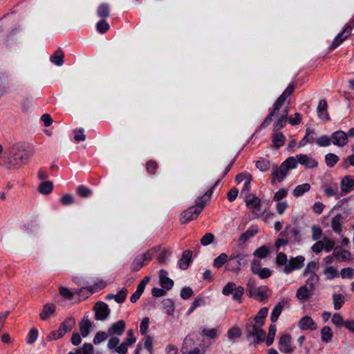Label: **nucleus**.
<instances>
[{"instance_id": "a211bd4d", "label": "nucleus", "mask_w": 354, "mask_h": 354, "mask_svg": "<svg viewBox=\"0 0 354 354\" xmlns=\"http://www.w3.org/2000/svg\"><path fill=\"white\" fill-rule=\"evenodd\" d=\"M56 306L54 304L48 303L43 306L39 314V318L42 321H46L51 317H54L55 315Z\"/></svg>"}, {"instance_id": "b1692460", "label": "nucleus", "mask_w": 354, "mask_h": 354, "mask_svg": "<svg viewBox=\"0 0 354 354\" xmlns=\"http://www.w3.org/2000/svg\"><path fill=\"white\" fill-rule=\"evenodd\" d=\"M268 308L263 307L259 310V312L254 317H250L248 319H252L254 323H257V325L259 326H264L266 318L268 316Z\"/></svg>"}, {"instance_id": "aec40b11", "label": "nucleus", "mask_w": 354, "mask_h": 354, "mask_svg": "<svg viewBox=\"0 0 354 354\" xmlns=\"http://www.w3.org/2000/svg\"><path fill=\"white\" fill-rule=\"evenodd\" d=\"M340 187L342 193H350L354 187V178L350 175L344 176L341 180Z\"/></svg>"}, {"instance_id": "3c124183", "label": "nucleus", "mask_w": 354, "mask_h": 354, "mask_svg": "<svg viewBox=\"0 0 354 354\" xmlns=\"http://www.w3.org/2000/svg\"><path fill=\"white\" fill-rule=\"evenodd\" d=\"M276 332H277L276 325L271 324L269 326L268 334L266 339V343L267 346H270L273 344Z\"/></svg>"}, {"instance_id": "2eb2a0df", "label": "nucleus", "mask_w": 354, "mask_h": 354, "mask_svg": "<svg viewBox=\"0 0 354 354\" xmlns=\"http://www.w3.org/2000/svg\"><path fill=\"white\" fill-rule=\"evenodd\" d=\"M332 143L337 147H344L348 143V135L343 131H336L331 135Z\"/></svg>"}, {"instance_id": "423d86ee", "label": "nucleus", "mask_w": 354, "mask_h": 354, "mask_svg": "<svg viewBox=\"0 0 354 354\" xmlns=\"http://www.w3.org/2000/svg\"><path fill=\"white\" fill-rule=\"evenodd\" d=\"M244 291L245 290L243 286H237L234 282L230 281L223 288L222 293L225 296L232 294L233 300L239 304H242Z\"/></svg>"}, {"instance_id": "6ab92c4d", "label": "nucleus", "mask_w": 354, "mask_h": 354, "mask_svg": "<svg viewBox=\"0 0 354 354\" xmlns=\"http://www.w3.org/2000/svg\"><path fill=\"white\" fill-rule=\"evenodd\" d=\"M167 272L165 270H160L159 272L160 285L165 290H171L174 286V281L167 277Z\"/></svg>"}, {"instance_id": "2f4dec72", "label": "nucleus", "mask_w": 354, "mask_h": 354, "mask_svg": "<svg viewBox=\"0 0 354 354\" xmlns=\"http://www.w3.org/2000/svg\"><path fill=\"white\" fill-rule=\"evenodd\" d=\"M286 303V301L282 300L280 302H279L272 309L270 315V320L272 323H274L278 320Z\"/></svg>"}, {"instance_id": "69168bd1", "label": "nucleus", "mask_w": 354, "mask_h": 354, "mask_svg": "<svg viewBox=\"0 0 354 354\" xmlns=\"http://www.w3.org/2000/svg\"><path fill=\"white\" fill-rule=\"evenodd\" d=\"M149 325V318L148 317H144L140 325V331L142 335H146L148 333Z\"/></svg>"}, {"instance_id": "a18cd8bd", "label": "nucleus", "mask_w": 354, "mask_h": 354, "mask_svg": "<svg viewBox=\"0 0 354 354\" xmlns=\"http://www.w3.org/2000/svg\"><path fill=\"white\" fill-rule=\"evenodd\" d=\"M97 15L102 19H106L109 17L110 10L107 3L100 4L97 10Z\"/></svg>"}, {"instance_id": "393cba45", "label": "nucleus", "mask_w": 354, "mask_h": 354, "mask_svg": "<svg viewBox=\"0 0 354 354\" xmlns=\"http://www.w3.org/2000/svg\"><path fill=\"white\" fill-rule=\"evenodd\" d=\"M288 233L289 238H288V240H290V242L297 243L301 242L302 234L298 227L288 225Z\"/></svg>"}, {"instance_id": "c9c22d12", "label": "nucleus", "mask_w": 354, "mask_h": 354, "mask_svg": "<svg viewBox=\"0 0 354 354\" xmlns=\"http://www.w3.org/2000/svg\"><path fill=\"white\" fill-rule=\"evenodd\" d=\"M80 330L82 337L88 335L91 328V322L88 318H84L79 324Z\"/></svg>"}, {"instance_id": "7c9ffc66", "label": "nucleus", "mask_w": 354, "mask_h": 354, "mask_svg": "<svg viewBox=\"0 0 354 354\" xmlns=\"http://www.w3.org/2000/svg\"><path fill=\"white\" fill-rule=\"evenodd\" d=\"M268 292H270V290L268 286H259L256 290L255 299L260 302L266 301L270 297V295L268 294Z\"/></svg>"}, {"instance_id": "c756f323", "label": "nucleus", "mask_w": 354, "mask_h": 354, "mask_svg": "<svg viewBox=\"0 0 354 354\" xmlns=\"http://www.w3.org/2000/svg\"><path fill=\"white\" fill-rule=\"evenodd\" d=\"M343 222L344 216L342 214H337L332 218L331 227L336 234H339L342 232Z\"/></svg>"}, {"instance_id": "5fc2aeb1", "label": "nucleus", "mask_w": 354, "mask_h": 354, "mask_svg": "<svg viewBox=\"0 0 354 354\" xmlns=\"http://www.w3.org/2000/svg\"><path fill=\"white\" fill-rule=\"evenodd\" d=\"M334 308L339 310L345 302L344 297L342 294H334L333 295Z\"/></svg>"}, {"instance_id": "ea45409f", "label": "nucleus", "mask_w": 354, "mask_h": 354, "mask_svg": "<svg viewBox=\"0 0 354 354\" xmlns=\"http://www.w3.org/2000/svg\"><path fill=\"white\" fill-rule=\"evenodd\" d=\"M145 265V257L143 256L138 255L132 262L131 270L132 272H137L140 270Z\"/></svg>"}, {"instance_id": "680f3d73", "label": "nucleus", "mask_w": 354, "mask_h": 354, "mask_svg": "<svg viewBox=\"0 0 354 354\" xmlns=\"http://www.w3.org/2000/svg\"><path fill=\"white\" fill-rule=\"evenodd\" d=\"M127 288H123L117 294L114 295V300L118 304L123 303L127 299Z\"/></svg>"}, {"instance_id": "cd10ccee", "label": "nucleus", "mask_w": 354, "mask_h": 354, "mask_svg": "<svg viewBox=\"0 0 354 354\" xmlns=\"http://www.w3.org/2000/svg\"><path fill=\"white\" fill-rule=\"evenodd\" d=\"M105 287V284L104 282H100L98 283H95L89 287H82V289L85 290L86 295H81V299L82 300L86 299L90 295L93 293L97 292Z\"/></svg>"}, {"instance_id": "338daca9", "label": "nucleus", "mask_w": 354, "mask_h": 354, "mask_svg": "<svg viewBox=\"0 0 354 354\" xmlns=\"http://www.w3.org/2000/svg\"><path fill=\"white\" fill-rule=\"evenodd\" d=\"M283 163H285L290 169H295L299 163L298 158H297V156L295 157H288L285 161H283Z\"/></svg>"}, {"instance_id": "a19ab883", "label": "nucleus", "mask_w": 354, "mask_h": 354, "mask_svg": "<svg viewBox=\"0 0 354 354\" xmlns=\"http://www.w3.org/2000/svg\"><path fill=\"white\" fill-rule=\"evenodd\" d=\"M53 189V184L51 181H44L38 187V191L42 194H49Z\"/></svg>"}, {"instance_id": "bf43d9fd", "label": "nucleus", "mask_w": 354, "mask_h": 354, "mask_svg": "<svg viewBox=\"0 0 354 354\" xmlns=\"http://www.w3.org/2000/svg\"><path fill=\"white\" fill-rule=\"evenodd\" d=\"M158 168V164L155 160H150L146 162L145 169L148 174L153 175Z\"/></svg>"}, {"instance_id": "f257e3e1", "label": "nucleus", "mask_w": 354, "mask_h": 354, "mask_svg": "<svg viewBox=\"0 0 354 354\" xmlns=\"http://www.w3.org/2000/svg\"><path fill=\"white\" fill-rule=\"evenodd\" d=\"M295 88V84L290 83L283 92L277 98L272 104V108L269 109L268 115L259 127V130L268 127L272 122H274V130L279 131L284 128L287 122L292 126L300 124L301 121V115L299 113H295L294 117L288 115L290 107V102H287V98L290 97L294 92Z\"/></svg>"}, {"instance_id": "a878e982", "label": "nucleus", "mask_w": 354, "mask_h": 354, "mask_svg": "<svg viewBox=\"0 0 354 354\" xmlns=\"http://www.w3.org/2000/svg\"><path fill=\"white\" fill-rule=\"evenodd\" d=\"M192 252L189 250L183 252L181 259L178 261V266L182 270H187L192 262Z\"/></svg>"}, {"instance_id": "37998d69", "label": "nucleus", "mask_w": 354, "mask_h": 354, "mask_svg": "<svg viewBox=\"0 0 354 354\" xmlns=\"http://www.w3.org/2000/svg\"><path fill=\"white\" fill-rule=\"evenodd\" d=\"M270 253V249L266 245H262L257 249H256L253 253V255L255 257L259 258V259H264L267 257Z\"/></svg>"}, {"instance_id": "5701e85b", "label": "nucleus", "mask_w": 354, "mask_h": 354, "mask_svg": "<svg viewBox=\"0 0 354 354\" xmlns=\"http://www.w3.org/2000/svg\"><path fill=\"white\" fill-rule=\"evenodd\" d=\"M328 109V104L326 100H319V104L317 106V115L318 117L324 120V121H329L330 120L329 114L327 111Z\"/></svg>"}, {"instance_id": "09e8293b", "label": "nucleus", "mask_w": 354, "mask_h": 354, "mask_svg": "<svg viewBox=\"0 0 354 354\" xmlns=\"http://www.w3.org/2000/svg\"><path fill=\"white\" fill-rule=\"evenodd\" d=\"M163 308L165 310V313L169 315H172L174 313L175 306L174 303L171 299H165L162 301Z\"/></svg>"}, {"instance_id": "f8f14e48", "label": "nucleus", "mask_w": 354, "mask_h": 354, "mask_svg": "<svg viewBox=\"0 0 354 354\" xmlns=\"http://www.w3.org/2000/svg\"><path fill=\"white\" fill-rule=\"evenodd\" d=\"M85 291L84 289L81 288H74L73 290L64 287V286H59V295L66 300H71L73 299L75 295H77L79 297V301H82L81 299V292H83Z\"/></svg>"}, {"instance_id": "e2e57ef3", "label": "nucleus", "mask_w": 354, "mask_h": 354, "mask_svg": "<svg viewBox=\"0 0 354 354\" xmlns=\"http://www.w3.org/2000/svg\"><path fill=\"white\" fill-rule=\"evenodd\" d=\"M316 143L319 147H328L332 143L331 136L329 137L327 135L322 136L316 140Z\"/></svg>"}, {"instance_id": "412c9836", "label": "nucleus", "mask_w": 354, "mask_h": 354, "mask_svg": "<svg viewBox=\"0 0 354 354\" xmlns=\"http://www.w3.org/2000/svg\"><path fill=\"white\" fill-rule=\"evenodd\" d=\"M126 324L124 321L119 320L113 323L108 329V334L109 335H121L125 329Z\"/></svg>"}, {"instance_id": "e433bc0d", "label": "nucleus", "mask_w": 354, "mask_h": 354, "mask_svg": "<svg viewBox=\"0 0 354 354\" xmlns=\"http://www.w3.org/2000/svg\"><path fill=\"white\" fill-rule=\"evenodd\" d=\"M311 292L313 291L307 286H303L297 290L296 297L300 300L306 301L310 297Z\"/></svg>"}, {"instance_id": "4468645a", "label": "nucleus", "mask_w": 354, "mask_h": 354, "mask_svg": "<svg viewBox=\"0 0 354 354\" xmlns=\"http://www.w3.org/2000/svg\"><path fill=\"white\" fill-rule=\"evenodd\" d=\"M279 349L283 353H291L293 348L291 346V336L289 334H282L279 339Z\"/></svg>"}, {"instance_id": "6e6552de", "label": "nucleus", "mask_w": 354, "mask_h": 354, "mask_svg": "<svg viewBox=\"0 0 354 354\" xmlns=\"http://www.w3.org/2000/svg\"><path fill=\"white\" fill-rule=\"evenodd\" d=\"M245 202L247 207L252 209L253 214L258 217L262 216L261 212V201L260 198L252 194H245Z\"/></svg>"}, {"instance_id": "9d476101", "label": "nucleus", "mask_w": 354, "mask_h": 354, "mask_svg": "<svg viewBox=\"0 0 354 354\" xmlns=\"http://www.w3.org/2000/svg\"><path fill=\"white\" fill-rule=\"evenodd\" d=\"M94 310L96 320L104 321L110 314L108 305L103 301H97L94 306Z\"/></svg>"}, {"instance_id": "49530a36", "label": "nucleus", "mask_w": 354, "mask_h": 354, "mask_svg": "<svg viewBox=\"0 0 354 354\" xmlns=\"http://www.w3.org/2000/svg\"><path fill=\"white\" fill-rule=\"evenodd\" d=\"M242 331L240 328L235 326L230 328L227 332V337L230 340H235L241 336Z\"/></svg>"}, {"instance_id": "72a5a7b5", "label": "nucleus", "mask_w": 354, "mask_h": 354, "mask_svg": "<svg viewBox=\"0 0 354 354\" xmlns=\"http://www.w3.org/2000/svg\"><path fill=\"white\" fill-rule=\"evenodd\" d=\"M322 189L324 191V195L328 198L337 196L338 198V186L335 183L333 185L328 186L326 184L322 185Z\"/></svg>"}, {"instance_id": "864d4df0", "label": "nucleus", "mask_w": 354, "mask_h": 354, "mask_svg": "<svg viewBox=\"0 0 354 354\" xmlns=\"http://www.w3.org/2000/svg\"><path fill=\"white\" fill-rule=\"evenodd\" d=\"M272 172V183H274L275 180L281 182L286 177L281 170L277 166H274Z\"/></svg>"}, {"instance_id": "20e7f679", "label": "nucleus", "mask_w": 354, "mask_h": 354, "mask_svg": "<svg viewBox=\"0 0 354 354\" xmlns=\"http://www.w3.org/2000/svg\"><path fill=\"white\" fill-rule=\"evenodd\" d=\"M75 324V319L73 317H68L62 322L57 330H52L47 336L46 340L48 342L56 340L62 338L68 331L72 330Z\"/></svg>"}, {"instance_id": "052dcab7", "label": "nucleus", "mask_w": 354, "mask_h": 354, "mask_svg": "<svg viewBox=\"0 0 354 354\" xmlns=\"http://www.w3.org/2000/svg\"><path fill=\"white\" fill-rule=\"evenodd\" d=\"M319 281V276L316 273H313L306 280V284L305 286H309L310 290L313 291L315 289V284Z\"/></svg>"}, {"instance_id": "0e129e2a", "label": "nucleus", "mask_w": 354, "mask_h": 354, "mask_svg": "<svg viewBox=\"0 0 354 354\" xmlns=\"http://www.w3.org/2000/svg\"><path fill=\"white\" fill-rule=\"evenodd\" d=\"M108 333H106V332L104 331H98L93 338V344L97 345L102 343V342L105 341L108 337Z\"/></svg>"}, {"instance_id": "13d9d810", "label": "nucleus", "mask_w": 354, "mask_h": 354, "mask_svg": "<svg viewBox=\"0 0 354 354\" xmlns=\"http://www.w3.org/2000/svg\"><path fill=\"white\" fill-rule=\"evenodd\" d=\"M110 28L109 24L106 22L105 19H102L96 24V30L100 34L106 33Z\"/></svg>"}, {"instance_id": "39448f33", "label": "nucleus", "mask_w": 354, "mask_h": 354, "mask_svg": "<svg viewBox=\"0 0 354 354\" xmlns=\"http://www.w3.org/2000/svg\"><path fill=\"white\" fill-rule=\"evenodd\" d=\"M247 257L248 254L243 253L232 254L229 257L226 269L231 272H239L241 268L246 265Z\"/></svg>"}, {"instance_id": "c85d7f7f", "label": "nucleus", "mask_w": 354, "mask_h": 354, "mask_svg": "<svg viewBox=\"0 0 354 354\" xmlns=\"http://www.w3.org/2000/svg\"><path fill=\"white\" fill-rule=\"evenodd\" d=\"M105 287V284L104 282H100L98 283H95L89 287H82V289L85 290L86 295H81V299L82 300L86 299L90 295L93 293L97 292Z\"/></svg>"}, {"instance_id": "58836bf2", "label": "nucleus", "mask_w": 354, "mask_h": 354, "mask_svg": "<svg viewBox=\"0 0 354 354\" xmlns=\"http://www.w3.org/2000/svg\"><path fill=\"white\" fill-rule=\"evenodd\" d=\"M195 344L194 337L192 334L187 335L183 339L180 351L194 348Z\"/></svg>"}, {"instance_id": "603ef678", "label": "nucleus", "mask_w": 354, "mask_h": 354, "mask_svg": "<svg viewBox=\"0 0 354 354\" xmlns=\"http://www.w3.org/2000/svg\"><path fill=\"white\" fill-rule=\"evenodd\" d=\"M322 242L324 243H323V246H324V250L326 252H330L333 250H335V248H336L335 241L329 239L326 236H324L323 237Z\"/></svg>"}, {"instance_id": "f704fd0d", "label": "nucleus", "mask_w": 354, "mask_h": 354, "mask_svg": "<svg viewBox=\"0 0 354 354\" xmlns=\"http://www.w3.org/2000/svg\"><path fill=\"white\" fill-rule=\"evenodd\" d=\"M272 130L274 133L272 135V142L276 148H279L284 145L285 136L282 133L279 132V131H274V129Z\"/></svg>"}, {"instance_id": "f3484780", "label": "nucleus", "mask_w": 354, "mask_h": 354, "mask_svg": "<svg viewBox=\"0 0 354 354\" xmlns=\"http://www.w3.org/2000/svg\"><path fill=\"white\" fill-rule=\"evenodd\" d=\"M299 327L302 330H315L317 329V326L311 317L306 315L303 317L299 322Z\"/></svg>"}, {"instance_id": "f03ea898", "label": "nucleus", "mask_w": 354, "mask_h": 354, "mask_svg": "<svg viewBox=\"0 0 354 354\" xmlns=\"http://www.w3.org/2000/svg\"><path fill=\"white\" fill-rule=\"evenodd\" d=\"M32 151L28 144L16 142L6 148L1 157V165L8 169H18L28 162Z\"/></svg>"}, {"instance_id": "0eeeda50", "label": "nucleus", "mask_w": 354, "mask_h": 354, "mask_svg": "<svg viewBox=\"0 0 354 354\" xmlns=\"http://www.w3.org/2000/svg\"><path fill=\"white\" fill-rule=\"evenodd\" d=\"M221 179L217 180L214 184L203 195L198 196L195 200V205H193L201 213L205 208L207 203L210 200L214 189L220 183Z\"/></svg>"}, {"instance_id": "c03bdc74", "label": "nucleus", "mask_w": 354, "mask_h": 354, "mask_svg": "<svg viewBox=\"0 0 354 354\" xmlns=\"http://www.w3.org/2000/svg\"><path fill=\"white\" fill-rule=\"evenodd\" d=\"M8 76L4 72L0 73V97L7 92Z\"/></svg>"}, {"instance_id": "ddd939ff", "label": "nucleus", "mask_w": 354, "mask_h": 354, "mask_svg": "<svg viewBox=\"0 0 354 354\" xmlns=\"http://www.w3.org/2000/svg\"><path fill=\"white\" fill-rule=\"evenodd\" d=\"M352 30L346 25L344 29L339 32L333 39V42L330 45L329 50H333L337 48L340 44L346 40L348 36L351 34Z\"/></svg>"}, {"instance_id": "9b49d317", "label": "nucleus", "mask_w": 354, "mask_h": 354, "mask_svg": "<svg viewBox=\"0 0 354 354\" xmlns=\"http://www.w3.org/2000/svg\"><path fill=\"white\" fill-rule=\"evenodd\" d=\"M201 212L192 205L181 213L180 221L181 223L186 224L198 218Z\"/></svg>"}, {"instance_id": "774afa93", "label": "nucleus", "mask_w": 354, "mask_h": 354, "mask_svg": "<svg viewBox=\"0 0 354 354\" xmlns=\"http://www.w3.org/2000/svg\"><path fill=\"white\" fill-rule=\"evenodd\" d=\"M276 263L278 266H282L288 264L287 255L284 252H279L276 257Z\"/></svg>"}, {"instance_id": "8fccbe9b", "label": "nucleus", "mask_w": 354, "mask_h": 354, "mask_svg": "<svg viewBox=\"0 0 354 354\" xmlns=\"http://www.w3.org/2000/svg\"><path fill=\"white\" fill-rule=\"evenodd\" d=\"M339 160V156L335 153H328L325 156V162L328 167H333Z\"/></svg>"}, {"instance_id": "473e14b6", "label": "nucleus", "mask_w": 354, "mask_h": 354, "mask_svg": "<svg viewBox=\"0 0 354 354\" xmlns=\"http://www.w3.org/2000/svg\"><path fill=\"white\" fill-rule=\"evenodd\" d=\"M64 53L60 48L54 52L50 57V60L56 66H60L64 64Z\"/></svg>"}, {"instance_id": "79ce46f5", "label": "nucleus", "mask_w": 354, "mask_h": 354, "mask_svg": "<svg viewBox=\"0 0 354 354\" xmlns=\"http://www.w3.org/2000/svg\"><path fill=\"white\" fill-rule=\"evenodd\" d=\"M310 185L309 183H304L297 185L293 190L292 194L295 197H300L304 195V193L309 191L310 189Z\"/></svg>"}, {"instance_id": "4be33fe9", "label": "nucleus", "mask_w": 354, "mask_h": 354, "mask_svg": "<svg viewBox=\"0 0 354 354\" xmlns=\"http://www.w3.org/2000/svg\"><path fill=\"white\" fill-rule=\"evenodd\" d=\"M258 233L257 227L251 226L245 232L242 233L238 239L239 245L245 244L250 239Z\"/></svg>"}, {"instance_id": "de8ad7c7", "label": "nucleus", "mask_w": 354, "mask_h": 354, "mask_svg": "<svg viewBox=\"0 0 354 354\" xmlns=\"http://www.w3.org/2000/svg\"><path fill=\"white\" fill-rule=\"evenodd\" d=\"M226 262H229V257L225 253H221L219 256L214 259L213 266L216 268H220Z\"/></svg>"}, {"instance_id": "4c0bfd02", "label": "nucleus", "mask_w": 354, "mask_h": 354, "mask_svg": "<svg viewBox=\"0 0 354 354\" xmlns=\"http://www.w3.org/2000/svg\"><path fill=\"white\" fill-rule=\"evenodd\" d=\"M333 337L332 329L329 326H324L321 330V339L324 343H329L331 342Z\"/></svg>"}, {"instance_id": "4d7b16f0", "label": "nucleus", "mask_w": 354, "mask_h": 354, "mask_svg": "<svg viewBox=\"0 0 354 354\" xmlns=\"http://www.w3.org/2000/svg\"><path fill=\"white\" fill-rule=\"evenodd\" d=\"M92 190L86 187L85 185H81L77 187V194L82 198H88L92 194Z\"/></svg>"}, {"instance_id": "1a4fd4ad", "label": "nucleus", "mask_w": 354, "mask_h": 354, "mask_svg": "<svg viewBox=\"0 0 354 354\" xmlns=\"http://www.w3.org/2000/svg\"><path fill=\"white\" fill-rule=\"evenodd\" d=\"M305 258L299 255L296 257H292L289 259L288 263L283 268L286 274H290L295 270L301 269L304 266Z\"/></svg>"}, {"instance_id": "dca6fc26", "label": "nucleus", "mask_w": 354, "mask_h": 354, "mask_svg": "<svg viewBox=\"0 0 354 354\" xmlns=\"http://www.w3.org/2000/svg\"><path fill=\"white\" fill-rule=\"evenodd\" d=\"M297 158H298L299 163L304 165L306 169H313L318 166V162L306 154H298Z\"/></svg>"}, {"instance_id": "7ed1b4c3", "label": "nucleus", "mask_w": 354, "mask_h": 354, "mask_svg": "<svg viewBox=\"0 0 354 354\" xmlns=\"http://www.w3.org/2000/svg\"><path fill=\"white\" fill-rule=\"evenodd\" d=\"M263 326L257 325V323L254 324L251 319H248L245 321L244 333L250 344H259L265 340L266 333L262 328Z\"/></svg>"}, {"instance_id": "6e6d98bb", "label": "nucleus", "mask_w": 354, "mask_h": 354, "mask_svg": "<svg viewBox=\"0 0 354 354\" xmlns=\"http://www.w3.org/2000/svg\"><path fill=\"white\" fill-rule=\"evenodd\" d=\"M256 167L260 171L265 172L270 169V162L266 158H261L260 160L256 162Z\"/></svg>"}, {"instance_id": "bb28decb", "label": "nucleus", "mask_w": 354, "mask_h": 354, "mask_svg": "<svg viewBox=\"0 0 354 354\" xmlns=\"http://www.w3.org/2000/svg\"><path fill=\"white\" fill-rule=\"evenodd\" d=\"M333 255L339 261H346L350 259L351 253L350 251L343 249L341 246H337Z\"/></svg>"}]
</instances>
